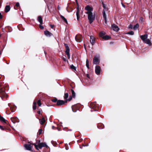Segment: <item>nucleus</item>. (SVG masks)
<instances>
[{
    "label": "nucleus",
    "mask_w": 152,
    "mask_h": 152,
    "mask_svg": "<svg viewBox=\"0 0 152 152\" xmlns=\"http://www.w3.org/2000/svg\"><path fill=\"white\" fill-rule=\"evenodd\" d=\"M85 13L87 15L90 24L91 23L95 18V14H93V8L89 5H87L85 8Z\"/></svg>",
    "instance_id": "nucleus-1"
},
{
    "label": "nucleus",
    "mask_w": 152,
    "mask_h": 152,
    "mask_svg": "<svg viewBox=\"0 0 152 152\" xmlns=\"http://www.w3.org/2000/svg\"><path fill=\"white\" fill-rule=\"evenodd\" d=\"M103 7L104 8V9L103 10V17L104 19V22L105 24H107V18L106 15L105 11L107 10V9L106 7V6L104 4H103Z\"/></svg>",
    "instance_id": "nucleus-2"
},
{
    "label": "nucleus",
    "mask_w": 152,
    "mask_h": 152,
    "mask_svg": "<svg viewBox=\"0 0 152 152\" xmlns=\"http://www.w3.org/2000/svg\"><path fill=\"white\" fill-rule=\"evenodd\" d=\"M100 62V57L99 56H95L93 58V63L95 64H98Z\"/></svg>",
    "instance_id": "nucleus-3"
},
{
    "label": "nucleus",
    "mask_w": 152,
    "mask_h": 152,
    "mask_svg": "<svg viewBox=\"0 0 152 152\" xmlns=\"http://www.w3.org/2000/svg\"><path fill=\"white\" fill-rule=\"evenodd\" d=\"M64 45L66 48V50H65V53L66 54L67 56V58L68 59H69L70 58V55L69 53V48L68 46V45L66 44H64Z\"/></svg>",
    "instance_id": "nucleus-4"
},
{
    "label": "nucleus",
    "mask_w": 152,
    "mask_h": 152,
    "mask_svg": "<svg viewBox=\"0 0 152 152\" xmlns=\"http://www.w3.org/2000/svg\"><path fill=\"white\" fill-rule=\"evenodd\" d=\"M100 67L98 65L96 66L95 69L96 73L97 75H99L100 72Z\"/></svg>",
    "instance_id": "nucleus-5"
},
{
    "label": "nucleus",
    "mask_w": 152,
    "mask_h": 152,
    "mask_svg": "<svg viewBox=\"0 0 152 152\" xmlns=\"http://www.w3.org/2000/svg\"><path fill=\"white\" fill-rule=\"evenodd\" d=\"M76 40L78 42H81L83 40V38L81 36L79 35L76 36L75 37Z\"/></svg>",
    "instance_id": "nucleus-6"
},
{
    "label": "nucleus",
    "mask_w": 152,
    "mask_h": 152,
    "mask_svg": "<svg viewBox=\"0 0 152 152\" xmlns=\"http://www.w3.org/2000/svg\"><path fill=\"white\" fill-rule=\"evenodd\" d=\"M48 147V145H46V143L45 142L40 143L38 144V147L40 149H41L43 147H46L47 148Z\"/></svg>",
    "instance_id": "nucleus-7"
},
{
    "label": "nucleus",
    "mask_w": 152,
    "mask_h": 152,
    "mask_svg": "<svg viewBox=\"0 0 152 152\" xmlns=\"http://www.w3.org/2000/svg\"><path fill=\"white\" fill-rule=\"evenodd\" d=\"M140 37L144 42H145L148 38V35L147 34H145L144 35L141 36Z\"/></svg>",
    "instance_id": "nucleus-8"
},
{
    "label": "nucleus",
    "mask_w": 152,
    "mask_h": 152,
    "mask_svg": "<svg viewBox=\"0 0 152 152\" xmlns=\"http://www.w3.org/2000/svg\"><path fill=\"white\" fill-rule=\"evenodd\" d=\"M111 27L113 30L116 32L118 31L119 28L116 25L113 24L112 25Z\"/></svg>",
    "instance_id": "nucleus-9"
},
{
    "label": "nucleus",
    "mask_w": 152,
    "mask_h": 152,
    "mask_svg": "<svg viewBox=\"0 0 152 152\" xmlns=\"http://www.w3.org/2000/svg\"><path fill=\"white\" fill-rule=\"evenodd\" d=\"M66 101H66L65 102L63 100H58L57 101L56 104L58 106L62 105L64 104L65 103H66Z\"/></svg>",
    "instance_id": "nucleus-10"
},
{
    "label": "nucleus",
    "mask_w": 152,
    "mask_h": 152,
    "mask_svg": "<svg viewBox=\"0 0 152 152\" xmlns=\"http://www.w3.org/2000/svg\"><path fill=\"white\" fill-rule=\"evenodd\" d=\"M25 148L28 150L31 151L32 148V146L30 144H26L24 145Z\"/></svg>",
    "instance_id": "nucleus-11"
},
{
    "label": "nucleus",
    "mask_w": 152,
    "mask_h": 152,
    "mask_svg": "<svg viewBox=\"0 0 152 152\" xmlns=\"http://www.w3.org/2000/svg\"><path fill=\"white\" fill-rule=\"evenodd\" d=\"M44 34L46 36L48 37H50L53 35L52 34L48 31H45L44 32Z\"/></svg>",
    "instance_id": "nucleus-12"
},
{
    "label": "nucleus",
    "mask_w": 152,
    "mask_h": 152,
    "mask_svg": "<svg viewBox=\"0 0 152 152\" xmlns=\"http://www.w3.org/2000/svg\"><path fill=\"white\" fill-rule=\"evenodd\" d=\"M90 42L92 45H94L95 43V39L93 36H91L90 38Z\"/></svg>",
    "instance_id": "nucleus-13"
},
{
    "label": "nucleus",
    "mask_w": 152,
    "mask_h": 152,
    "mask_svg": "<svg viewBox=\"0 0 152 152\" xmlns=\"http://www.w3.org/2000/svg\"><path fill=\"white\" fill-rule=\"evenodd\" d=\"M37 20L41 24H42V19L41 16H39L38 17Z\"/></svg>",
    "instance_id": "nucleus-14"
},
{
    "label": "nucleus",
    "mask_w": 152,
    "mask_h": 152,
    "mask_svg": "<svg viewBox=\"0 0 152 152\" xmlns=\"http://www.w3.org/2000/svg\"><path fill=\"white\" fill-rule=\"evenodd\" d=\"M10 10V7L9 5L6 6L5 8V12H7Z\"/></svg>",
    "instance_id": "nucleus-15"
},
{
    "label": "nucleus",
    "mask_w": 152,
    "mask_h": 152,
    "mask_svg": "<svg viewBox=\"0 0 152 152\" xmlns=\"http://www.w3.org/2000/svg\"><path fill=\"white\" fill-rule=\"evenodd\" d=\"M80 12L79 8L78 7L77 8L76 16L77 20H79V14Z\"/></svg>",
    "instance_id": "nucleus-16"
},
{
    "label": "nucleus",
    "mask_w": 152,
    "mask_h": 152,
    "mask_svg": "<svg viewBox=\"0 0 152 152\" xmlns=\"http://www.w3.org/2000/svg\"><path fill=\"white\" fill-rule=\"evenodd\" d=\"M0 120L2 122L6 123L7 121L6 120L2 117L1 115H0Z\"/></svg>",
    "instance_id": "nucleus-17"
},
{
    "label": "nucleus",
    "mask_w": 152,
    "mask_h": 152,
    "mask_svg": "<svg viewBox=\"0 0 152 152\" xmlns=\"http://www.w3.org/2000/svg\"><path fill=\"white\" fill-rule=\"evenodd\" d=\"M40 121V123L41 124H43L45 122V120L44 118H43L41 119H39Z\"/></svg>",
    "instance_id": "nucleus-18"
},
{
    "label": "nucleus",
    "mask_w": 152,
    "mask_h": 152,
    "mask_svg": "<svg viewBox=\"0 0 152 152\" xmlns=\"http://www.w3.org/2000/svg\"><path fill=\"white\" fill-rule=\"evenodd\" d=\"M105 34V33L104 31H101L99 33V36L103 38Z\"/></svg>",
    "instance_id": "nucleus-19"
},
{
    "label": "nucleus",
    "mask_w": 152,
    "mask_h": 152,
    "mask_svg": "<svg viewBox=\"0 0 152 152\" xmlns=\"http://www.w3.org/2000/svg\"><path fill=\"white\" fill-rule=\"evenodd\" d=\"M71 93H72V96L73 98H75V93L74 91L73 90L71 89Z\"/></svg>",
    "instance_id": "nucleus-20"
},
{
    "label": "nucleus",
    "mask_w": 152,
    "mask_h": 152,
    "mask_svg": "<svg viewBox=\"0 0 152 152\" xmlns=\"http://www.w3.org/2000/svg\"><path fill=\"white\" fill-rule=\"evenodd\" d=\"M60 16L61 18L64 20V21L66 23H67V20L66 19L64 16L62 15H60Z\"/></svg>",
    "instance_id": "nucleus-21"
},
{
    "label": "nucleus",
    "mask_w": 152,
    "mask_h": 152,
    "mask_svg": "<svg viewBox=\"0 0 152 152\" xmlns=\"http://www.w3.org/2000/svg\"><path fill=\"white\" fill-rule=\"evenodd\" d=\"M145 43H146L147 44L151 45V42H150V39H148L146 40V41L145 42H144Z\"/></svg>",
    "instance_id": "nucleus-22"
},
{
    "label": "nucleus",
    "mask_w": 152,
    "mask_h": 152,
    "mask_svg": "<svg viewBox=\"0 0 152 152\" xmlns=\"http://www.w3.org/2000/svg\"><path fill=\"white\" fill-rule=\"evenodd\" d=\"M139 27V25L138 24H136L134 26V27L133 28V29L134 30H136Z\"/></svg>",
    "instance_id": "nucleus-23"
},
{
    "label": "nucleus",
    "mask_w": 152,
    "mask_h": 152,
    "mask_svg": "<svg viewBox=\"0 0 152 152\" xmlns=\"http://www.w3.org/2000/svg\"><path fill=\"white\" fill-rule=\"evenodd\" d=\"M126 34H128L131 35H133L134 34V32L132 31H131L125 33Z\"/></svg>",
    "instance_id": "nucleus-24"
},
{
    "label": "nucleus",
    "mask_w": 152,
    "mask_h": 152,
    "mask_svg": "<svg viewBox=\"0 0 152 152\" xmlns=\"http://www.w3.org/2000/svg\"><path fill=\"white\" fill-rule=\"evenodd\" d=\"M103 39H108L109 38H110V36H108V35H106L104 36L103 37Z\"/></svg>",
    "instance_id": "nucleus-25"
},
{
    "label": "nucleus",
    "mask_w": 152,
    "mask_h": 152,
    "mask_svg": "<svg viewBox=\"0 0 152 152\" xmlns=\"http://www.w3.org/2000/svg\"><path fill=\"white\" fill-rule=\"evenodd\" d=\"M96 106L94 103H92L91 104V107L92 108L94 107L95 106Z\"/></svg>",
    "instance_id": "nucleus-26"
},
{
    "label": "nucleus",
    "mask_w": 152,
    "mask_h": 152,
    "mask_svg": "<svg viewBox=\"0 0 152 152\" xmlns=\"http://www.w3.org/2000/svg\"><path fill=\"white\" fill-rule=\"evenodd\" d=\"M68 96L69 94L68 93H65L64 96V98L65 99H66L68 97Z\"/></svg>",
    "instance_id": "nucleus-27"
},
{
    "label": "nucleus",
    "mask_w": 152,
    "mask_h": 152,
    "mask_svg": "<svg viewBox=\"0 0 152 152\" xmlns=\"http://www.w3.org/2000/svg\"><path fill=\"white\" fill-rule=\"evenodd\" d=\"M37 103L39 106L40 107L41 106V101L40 100H38Z\"/></svg>",
    "instance_id": "nucleus-28"
},
{
    "label": "nucleus",
    "mask_w": 152,
    "mask_h": 152,
    "mask_svg": "<svg viewBox=\"0 0 152 152\" xmlns=\"http://www.w3.org/2000/svg\"><path fill=\"white\" fill-rule=\"evenodd\" d=\"M70 68L74 70H75L76 69V67L72 64L70 66Z\"/></svg>",
    "instance_id": "nucleus-29"
},
{
    "label": "nucleus",
    "mask_w": 152,
    "mask_h": 152,
    "mask_svg": "<svg viewBox=\"0 0 152 152\" xmlns=\"http://www.w3.org/2000/svg\"><path fill=\"white\" fill-rule=\"evenodd\" d=\"M52 101L54 102H57L58 101H57V99L56 98H54L52 100Z\"/></svg>",
    "instance_id": "nucleus-30"
},
{
    "label": "nucleus",
    "mask_w": 152,
    "mask_h": 152,
    "mask_svg": "<svg viewBox=\"0 0 152 152\" xmlns=\"http://www.w3.org/2000/svg\"><path fill=\"white\" fill-rule=\"evenodd\" d=\"M42 132V130L41 129H39L38 131V134L39 135H40L41 134Z\"/></svg>",
    "instance_id": "nucleus-31"
},
{
    "label": "nucleus",
    "mask_w": 152,
    "mask_h": 152,
    "mask_svg": "<svg viewBox=\"0 0 152 152\" xmlns=\"http://www.w3.org/2000/svg\"><path fill=\"white\" fill-rule=\"evenodd\" d=\"M39 27L41 29H42L44 28V27L43 26L41 25V24H40L39 25Z\"/></svg>",
    "instance_id": "nucleus-32"
},
{
    "label": "nucleus",
    "mask_w": 152,
    "mask_h": 152,
    "mask_svg": "<svg viewBox=\"0 0 152 152\" xmlns=\"http://www.w3.org/2000/svg\"><path fill=\"white\" fill-rule=\"evenodd\" d=\"M72 96H70L69 97V99L67 100L69 101H70L71 100V99H72Z\"/></svg>",
    "instance_id": "nucleus-33"
},
{
    "label": "nucleus",
    "mask_w": 152,
    "mask_h": 152,
    "mask_svg": "<svg viewBox=\"0 0 152 152\" xmlns=\"http://www.w3.org/2000/svg\"><path fill=\"white\" fill-rule=\"evenodd\" d=\"M129 28L132 29L133 28V26L132 25H131V24H130L129 25Z\"/></svg>",
    "instance_id": "nucleus-34"
},
{
    "label": "nucleus",
    "mask_w": 152,
    "mask_h": 152,
    "mask_svg": "<svg viewBox=\"0 0 152 152\" xmlns=\"http://www.w3.org/2000/svg\"><path fill=\"white\" fill-rule=\"evenodd\" d=\"M33 110H35L36 108V105H33Z\"/></svg>",
    "instance_id": "nucleus-35"
},
{
    "label": "nucleus",
    "mask_w": 152,
    "mask_h": 152,
    "mask_svg": "<svg viewBox=\"0 0 152 152\" xmlns=\"http://www.w3.org/2000/svg\"><path fill=\"white\" fill-rule=\"evenodd\" d=\"M33 145H34L35 146V148L37 150H38V146L37 145L35 144H33Z\"/></svg>",
    "instance_id": "nucleus-36"
},
{
    "label": "nucleus",
    "mask_w": 152,
    "mask_h": 152,
    "mask_svg": "<svg viewBox=\"0 0 152 152\" xmlns=\"http://www.w3.org/2000/svg\"><path fill=\"white\" fill-rule=\"evenodd\" d=\"M86 66L87 67V68L88 69H89V65L88 64H86Z\"/></svg>",
    "instance_id": "nucleus-37"
},
{
    "label": "nucleus",
    "mask_w": 152,
    "mask_h": 152,
    "mask_svg": "<svg viewBox=\"0 0 152 152\" xmlns=\"http://www.w3.org/2000/svg\"><path fill=\"white\" fill-rule=\"evenodd\" d=\"M19 3L18 2H17L16 4V6L17 7H19Z\"/></svg>",
    "instance_id": "nucleus-38"
},
{
    "label": "nucleus",
    "mask_w": 152,
    "mask_h": 152,
    "mask_svg": "<svg viewBox=\"0 0 152 152\" xmlns=\"http://www.w3.org/2000/svg\"><path fill=\"white\" fill-rule=\"evenodd\" d=\"M0 129H1L2 130H4V129L3 128V126L0 125Z\"/></svg>",
    "instance_id": "nucleus-39"
},
{
    "label": "nucleus",
    "mask_w": 152,
    "mask_h": 152,
    "mask_svg": "<svg viewBox=\"0 0 152 152\" xmlns=\"http://www.w3.org/2000/svg\"><path fill=\"white\" fill-rule=\"evenodd\" d=\"M2 15L1 13H0V19H1L2 18Z\"/></svg>",
    "instance_id": "nucleus-40"
},
{
    "label": "nucleus",
    "mask_w": 152,
    "mask_h": 152,
    "mask_svg": "<svg viewBox=\"0 0 152 152\" xmlns=\"http://www.w3.org/2000/svg\"><path fill=\"white\" fill-rule=\"evenodd\" d=\"M37 103L36 102H34L33 103V105H36Z\"/></svg>",
    "instance_id": "nucleus-41"
},
{
    "label": "nucleus",
    "mask_w": 152,
    "mask_h": 152,
    "mask_svg": "<svg viewBox=\"0 0 152 152\" xmlns=\"http://www.w3.org/2000/svg\"><path fill=\"white\" fill-rule=\"evenodd\" d=\"M50 26L51 28H53L54 27V25H50Z\"/></svg>",
    "instance_id": "nucleus-42"
},
{
    "label": "nucleus",
    "mask_w": 152,
    "mask_h": 152,
    "mask_svg": "<svg viewBox=\"0 0 152 152\" xmlns=\"http://www.w3.org/2000/svg\"><path fill=\"white\" fill-rule=\"evenodd\" d=\"M121 4H122V5L123 6V7L124 8H125V6L122 3H121Z\"/></svg>",
    "instance_id": "nucleus-43"
},
{
    "label": "nucleus",
    "mask_w": 152,
    "mask_h": 152,
    "mask_svg": "<svg viewBox=\"0 0 152 152\" xmlns=\"http://www.w3.org/2000/svg\"><path fill=\"white\" fill-rule=\"evenodd\" d=\"M88 64V59H87L86 61V64Z\"/></svg>",
    "instance_id": "nucleus-44"
},
{
    "label": "nucleus",
    "mask_w": 152,
    "mask_h": 152,
    "mask_svg": "<svg viewBox=\"0 0 152 152\" xmlns=\"http://www.w3.org/2000/svg\"><path fill=\"white\" fill-rule=\"evenodd\" d=\"M37 113L38 114H40L41 113V112L40 111H38L37 112Z\"/></svg>",
    "instance_id": "nucleus-45"
},
{
    "label": "nucleus",
    "mask_w": 152,
    "mask_h": 152,
    "mask_svg": "<svg viewBox=\"0 0 152 152\" xmlns=\"http://www.w3.org/2000/svg\"><path fill=\"white\" fill-rule=\"evenodd\" d=\"M140 20L141 21V22L142 21V18H141L140 19Z\"/></svg>",
    "instance_id": "nucleus-46"
},
{
    "label": "nucleus",
    "mask_w": 152,
    "mask_h": 152,
    "mask_svg": "<svg viewBox=\"0 0 152 152\" xmlns=\"http://www.w3.org/2000/svg\"><path fill=\"white\" fill-rule=\"evenodd\" d=\"M58 10H59L60 9V7H59V6H58Z\"/></svg>",
    "instance_id": "nucleus-47"
},
{
    "label": "nucleus",
    "mask_w": 152,
    "mask_h": 152,
    "mask_svg": "<svg viewBox=\"0 0 152 152\" xmlns=\"http://www.w3.org/2000/svg\"><path fill=\"white\" fill-rule=\"evenodd\" d=\"M64 60V61H66V59H65Z\"/></svg>",
    "instance_id": "nucleus-48"
},
{
    "label": "nucleus",
    "mask_w": 152,
    "mask_h": 152,
    "mask_svg": "<svg viewBox=\"0 0 152 152\" xmlns=\"http://www.w3.org/2000/svg\"><path fill=\"white\" fill-rule=\"evenodd\" d=\"M102 128H103V127H102V128H99V129H102Z\"/></svg>",
    "instance_id": "nucleus-49"
},
{
    "label": "nucleus",
    "mask_w": 152,
    "mask_h": 152,
    "mask_svg": "<svg viewBox=\"0 0 152 152\" xmlns=\"http://www.w3.org/2000/svg\"><path fill=\"white\" fill-rule=\"evenodd\" d=\"M87 76L88 77V74H87Z\"/></svg>",
    "instance_id": "nucleus-50"
},
{
    "label": "nucleus",
    "mask_w": 152,
    "mask_h": 152,
    "mask_svg": "<svg viewBox=\"0 0 152 152\" xmlns=\"http://www.w3.org/2000/svg\"><path fill=\"white\" fill-rule=\"evenodd\" d=\"M91 111L92 112V110H91Z\"/></svg>",
    "instance_id": "nucleus-51"
},
{
    "label": "nucleus",
    "mask_w": 152,
    "mask_h": 152,
    "mask_svg": "<svg viewBox=\"0 0 152 152\" xmlns=\"http://www.w3.org/2000/svg\"><path fill=\"white\" fill-rule=\"evenodd\" d=\"M86 146H88V145H86Z\"/></svg>",
    "instance_id": "nucleus-52"
},
{
    "label": "nucleus",
    "mask_w": 152,
    "mask_h": 152,
    "mask_svg": "<svg viewBox=\"0 0 152 152\" xmlns=\"http://www.w3.org/2000/svg\"><path fill=\"white\" fill-rule=\"evenodd\" d=\"M53 127H54V126H52V127H53Z\"/></svg>",
    "instance_id": "nucleus-53"
}]
</instances>
